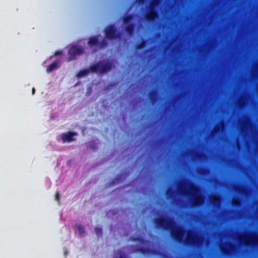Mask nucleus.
<instances>
[{
	"label": "nucleus",
	"mask_w": 258,
	"mask_h": 258,
	"mask_svg": "<svg viewBox=\"0 0 258 258\" xmlns=\"http://www.w3.org/2000/svg\"><path fill=\"white\" fill-rule=\"evenodd\" d=\"M179 191L183 195H190L195 206L201 205L203 203V199L199 188L191 183H183L179 187Z\"/></svg>",
	"instance_id": "nucleus-1"
},
{
	"label": "nucleus",
	"mask_w": 258,
	"mask_h": 258,
	"mask_svg": "<svg viewBox=\"0 0 258 258\" xmlns=\"http://www.w3.org/2000/svg\"><path fill=\"white\" fill-rule=\"evenodd\" d=\"M157 223L164 229L170 230L171 234L178 241L181 240L183 235V230L180 227L174 228L171 221L165 219L164 218H161Z\"/></svg>",
	"instance_id": "nucleus-2"
},
{
	"label": "nucleus",
	"mask_w": 258,
	"mask_h": 258,
	"mask_svg": "<svg viewBox=\"0 0 258 258\" xmlns=\"http://www.w3.org/2000/svg\"><path fill=\"white\" fill-rule=\"evenodd\" d=\"M112 64L111 63L100 60L96 63H93L90 66L91 73L104 75L111 70Z\"/></svg>",
	"instance_id": "nucleus-3"
},
{
	"label": "nucleus",
	"mask_w": 258,
	"mask_h": 258,
	"mask_svg": "<svg viewBox=\"0 0 258 258\" xmlns=\"http://www.w3.org/2000/svg\"><path fill=\"white\" fill-rule=\"evenodd\" d=\"M240 242L245 245H252L258 243V235L253 233H243L238 237Z\"/></svg>",
	"instance_id": "nucleus-4"
},
{
	"label": "nucleus",
	"mask_w": 258,
	"mask_h": 258,
	"mask_svg": "<svg viewBox=\"0 0 258 258\" xmlns=\"http://www.w3.org/2000/svg\"><path fill=\"white\" fill-rule=\"evenodd\" d=\"M84 52V49L77 45H73L69 50L68 53L70 55L68 58V61H71L73 60L76 59L77 56L82 54Z\"/></svg>",
	"instance_id": "nucleus-5"
},
{
	"label": "nucleus",
	"mask_w": 258,
	"mask_h": 258,
	"mask_svg": "<svg viewBox=\"0 0 258 258\" xmlns=\"http://www.w3.org/2000/svg\"><path fill=\"white\" fill-rule=\"evenodd\" d=\"M202 239L201 237L195 235L191 232L188 231L185 241L187 244H194L199 245L202 243Z\"/></svg>",
	"instance_id": "nucleus-6"
},
{
	"label": "nucleus",
	"mask_w": 258,
	"mask_h": 258,
	"mask_svg": "<svg viewBox=\"0 0 258 258\" xmlns=\"http://www.w3.org/2000/svg\"><path fill=\"white\" fill-rule=\"evenodd\" d=\"M77 133L76 132L69 131L66 133L62 134L61 136V140L63 143L71 142L74 141L75 139L73 138L74 136H77Z\"/></svg>",
	"instance_id": "nucleus-7"
},
{
	"label": "nucleus",
	"mask_w": 258,
	"mask_h": 258,
	"mask_svg": "<svg viewBox=\"0 0 258 258\" xmlns=\"http://www.w3.org/2000/svg\"><path fill=\"white\" fill-rule=\"evenodd\" d=\"M158 3V0H154L149 8V13L146 16V19L148 20H152L157 17V15L153 11L154 7Z\"/></svg>",
	"instance_id": "nucleus-8"
},
{
	"label": "nucleus",
	"mask_w": 258,
	"mask_h": 258,
	"mask_svg": "<svg viewBox=\"0 0 258 258\" xmlns=\"http://www.w3.org/2000/svg\"><path fill=\"white\" fill-rule=\"evenodd\" d=\"M106 38L109 40H113V24H110L105 30Z\"/></svg>",
	"instance_id": "nucleus-9"
},
{
	"label": "nucleus",
	"mask_w": 258,
	"mask_h": 258,
	"mask_svg": "<svg viewBox=\"0 0 258 258\" xmlns=\"http://www.w3.org/2000/svg\"><path fill=\"white\" fill-rule=\"evenodd\" d=\"M59 67V60H55L52 63L49 64L47 69L46 72L47 73H50L53 71L58 69Z\"/></svg>",
	"instance_id": "nucleus-10"
},
{
	"label": "nucleus",
	"mask_w": 258,
	"mask_h": 258,
	"mask_svg": "<svg viewBox=\"0 0 258 258\" xmlns=\"http://www.w3.org/2000/svg\"><path fill=\"white\" fill-rule=\"evenodd\" d=\"M88 43L90 46H98L99 44V40L98 39V36H96L90 37Z\"/></svg>",
	"instance_id": "nucleus-11"
},
{
	"label": "nucleus",
	"mask_w": 258,
	"mask_h": 258,
	"mask_svg": "<svg viewBox=\"0 0 258 258\" xmlns=\"http://www.w3.org/2000/svg\"><path fill=\"white\" fill-rule=\"evenodd\" d=\"M90 73H91V70H90L89 67L88 68H86L84 70L80 71L77 74V76L79 78H82L88 75Z\"/></svg>",
	"instance_id": "nucleus-12"
},
{
	"label": "nucleus",
	"mask_w": 258,
	"mask_h": 258,
	"mask_svg": "<svg viewBox=\"0 0 258 258\" xmlns=\"http://www.w3.org/2000/svg\"><path fill=\"white\" fill-rule=\"evenodd\" d=\"M210 202L215 205H218L220 203V198L217 195H213L210 197Z\"/></svg>",
	"instance_id": "nucleus-13"
},
{
	"label": "nucleus",
	"mask_w": 258,
	"mask_h": 258,
	"mask_svg": "<svg viewBox=\"0 0 258 258\" xmlns=\"http://www.w3.org/2000/svg\"><path fill=\"white\" fill-rule=\"evenodd\" d=\"M221 250L223 252H225V253H228L230 250H231L232 249V246L231 244H227V248L226 247H225L224 246H221Z\"/></svg>",
	"instance_id": "nucleus-14"
},
{
	"label": "nucleus",
	"mask_w": 258,
	"mask_h": 258,
	"mask_svg": "<svg viewBox=\"0 0 258 258\" xmlns=\"http://www.w3.org/2000/svg\"><path fill=\"white\" fill-rule=\"evenodd\" d=\"M76 229L79 232L80 235H82L85 232L84 227L81 224H77L76 226Z\"/></svg>",
	"instance_id": "nucleus-15"
},
{
	"label": "nucleus",
	"mask_w": 258,
	"mask_h": 258,
	"mask_svg": "<svg viewBox=\"0 0 258 258\" xmlns=\"http://www.w3.org/2000/svg\"><path fill=\"white\" fill-rule=\"evenodd\" d=\"M95 233H96V235H97V236L101 237L102 236L103 230H102V228L101 227H95Z\"/></svg>",
	"instance_id": "nucleus-16"
},
{
	"label": "nucleus",
	"mask_w": 258,
	"mask_h": 258,
	"mask_svg": "<svg viewBox=\"0 0 258 258\" xmlns=\"http://www.w3.org/2000/svg\"><path fill=\"white\" fill-rule=\"evenodd\" d=\"M107 44H108L107 41L106 39H103L101 41H99V44L98 46H99V47L100 48H104L105 46H106L107 45Z\"/></svg>",
	"instance_id": "nucleus-17"
},
{
	"label": "nucleus",
	"mask_w": 258,
	"mask_h": 258,
	"mask_svg": "<svg viewBox=\"0 0 258 258\" xmlns=\"http://www.w3.org/2000/svg\"><path fill=\"white\" fill-rule=\"evenodd\" d=\"M113 185V179H110L108 183L106 184L105 186V188H107L108 187H111Z\"/></svg>",
	"instance_id": "nucleus-18"
},
{
	"label": "nucleus",
	"mask_w": 258,
	"mask_h": 258,
	"mask_svg": "<svg viewBox=\"0 0 258 258\" xmlns=\"http://www.w3.org/2000/svg\"><path fill=\"white\" fill-rule=\"evenodd\" d=\"M55 200L59 203V201H60V197H59V194L58 192H56L55 195Z\"/></svg>",
	"instance_id": "nucleus-19"
},
{
	"label": "nucleus",
	"mask_w": 258,
	"mask_h": 258,
	"mask_svg": "<svg viewBox=\"0 0 258 258\" xmlns=\"http://www.w3.org/2000/svg\"><path fill=\"white\" fill-rule=\"evenodd\" d=\"M239 201L238 200L234 199L232 201V204L233 205H239Z\"/></svg>",
	"instance_id": "nucleus-20"
},
{
	"label": "nucleus",
	"mask_w": 258,
	"mask_h": 258,
	"mask_svg": "<svg viewBox=\"0 0 258 258\" xmlns=\"http://www.w3.org/2000/svg\"><path fill=\"white\" fill-rule=\"evenodd\" d=\"M126 31L129 33H131V32L133 31V27L132 26H129L127 28Z\"/></svg>",
	"instance_id": "nucleus-21"
},
{
	"label": "nucleus",
	"mask_w": 258,
	"mask_h": 258,
	"mask_svg": "<svg viewBox=\"0 0 258 258\" xmlns=\"http://www.w3.org/2000/svg\"><path fill=\"white\" fill-rule=\"evenodd\" d=\"M62 54L61 51H56L54 54V55H58Z\"/></svg>",
	"instance_id": "nucleus-22"
},
{
	"label": "nucleus",
	"mask_w": 258,
	"mask_h": 258,
	"mask_svg": "<svg viewBox=\"0 0 258 258\" xmlns=\"http://www.w3.org/2000/svg\"><path fill=\"white\" fill-rule=\"evenodd\" d=\"M120 258H125V255L124 254H121L120 256Z\"/></svg>",
	"instance_id": "nucleus-23"
},
{
	"label": "nucleus",
	"mask_w": 258,
	"mask_h": 258,
	"mask_svg": "<svg viewBox=\"0 0 258 258\" xmlns=\"http://www.w3.org/2000/svg\"><path fill=\"white\" fill-rule=\"evenodd\" d=\"M144 45V44L143 43L140 46L138 47V48H141L142 47H143Z\"/></svg>",
	"instance_id": "nucleus-24"
},
{
	"label": "nucleus",
	"mask_w": 258,
	"mask_h": 258,
	"mask_svg": "<svg viewBox=\"0 0 258 258\" xmlns=\"http://www.w3.org/2000/svg\"><path fill=\"white\" fill-rule=\"evenodd\" d=\"M129 20L128 19V18H126L124 20L125 22H127Z\"/></svg>",
	"instance_id": "nucleus-25"
},
{
	"label": "nucleus",
	"mask_w": 258,
	"mask_h": 258,
	"mask_svg": "<svg viewBox=\"0 0 258 258\" xmlns=\"http://www.w3.org/2000/svg\"><path fill=\"white\" fill-rule=\"evenodd\" d=\"M34 93H35V89L33 88L32 89V94H34Z\"/></svg>",
	"instance_id": "nucleus-26"
},
{
	"label": "nucleus",
	"mask_w": 258,
	"mask_h": 258,
	"mask_svg": "<svg viewBox=\"0 0 258 258\" xmlns=\"http://www.w3.org/2000/svg\"><path fill=\"white\" fill-rule=\"evenodd\" d=\"M109 86L113 87V83H110V84H109Z\"/></svg>",
	"instance_id": "nucleus-27"
},
{
	"label": "nucleus",
	"mask_w": 258,
	"mask_h": 258,
	"mask_svg": "<svg viewBox=\"0 0 258 258\" xmlns=\"http://www.w3.org/2000/svg\"><path fill=\"white\" fill-rule=\"evenodd\" d=\"M221 126H222V127L223 128V124H222V125H221Z\"/></svg>",
	"instance_id": "nucleus-28"
}]
</instances>
